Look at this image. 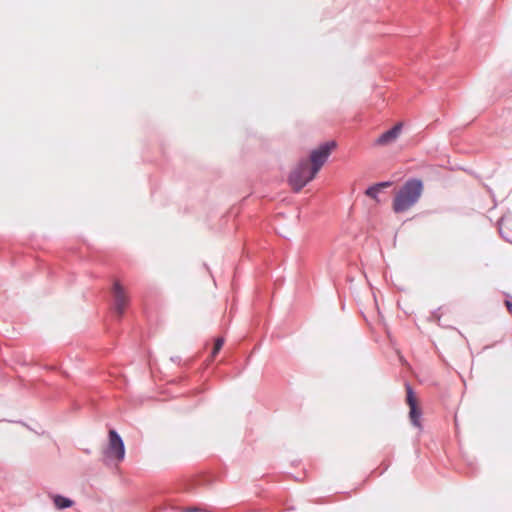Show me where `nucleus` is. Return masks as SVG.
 I'll use <instances>...</instances> for the list:
<instances>
[{
  "mask_svg": "<svg viewBox=\"0 0 512 512\" xmlns=\"http://www.w3.org/2000/svg\"><path fill=\"white\" fill-rule=\"evenodd\" d=\"M223 344H224V339L223 338H217L215 340L214 348H213V351H212V357H215L218 354V352L221 350Z\"/></svg>",
  "mask_w": 512,
  "mask_h": 512,
  "instance_id": "9d476101",
  "label": "nucleus"
},
{
  "mask_svg": "<svg viewBox=\"0 0 512 512\" xmlns=\"http://www.w3.org/2000/svg\"><path fill=\"white\" fill-rule=\"evenodd\" d=\"M380 190L378 188V186L376 185H373V186H370L367 190H366V195L373 198V199H377V196L379 194Z\"/></svg>",
  "mask_w": 512,
  "mask_h": 512,
  "instance_id": "1a4fd4ad",
  "label": "nucleus"
},
{
  "mask_svg": "<svg viewBox=\"0 0 512 512\" xmlns=\"http://www.w3.org/2000/svg\"><path fill=\"white\" fill-rule=\"evenodd\" d=\"M53 503L56 506L57 509H66L73 505V501L67 497H64L62 495H55L53 497Z\"/></svg>",
  "mask_w": 512,
  "mask_h": 512,
  "instance_id": "6e6552de",
  "label": "nucleus"
},
{
  "mask_svg": "<svg viewBox=\"0 0 512 512\" xmlns=\"http://www.w3.org/2000/svg\"><path fill=\"white\" fill-rule=\"evenodd\" d=\"M105 460L115 461L117 463L123 461L125 457V446L121 436L115 431L110 430L108 434V444L103 450Z\"/></svg>",
  "mask_w": 512,
  "mask_h": 512,
  "instance_id": "7ed1b4c3",
  "label": "nucleus"
},
{
  "mask_svg": "<svg viewBox=\"0 0 512 512\" xmlns=\"http://www.w3.org/2000/svg\"><path fill=\"white\" fill-rule=\"evenodd\" d=\"M506 305H507V308H508L510 311H512V304H511L509 301H507V302H506Z\"/></svg>",
  "mask_w": 512,
  "mask_h": 512,
  "instance_id": "2eb2a0df",
  "label": "nucleus"
},
{
  "mask_svg": "<svg viewBox=\"0 0 512 512\" xmlns=\"http://www.w3.org/2000/svg\"><path fill=\"white\" fill-rule=\"evenodd\" d=\"M223 344H224V339L223 338H217L215 340L214 348H213V351H212V357H215L218 354V352L221 350Z\"/></svg>",
  "mask_w": 512,
  "mask_h": 512,
  "instance_id": "f8f14e48",
  "label": "nucleus"
},
{
  "mask_svg": "<svg viewBox=\"0 0 512 512\" xmlns=\"http://www.w3.org/2000/svg\"><path fill=\"white\" fill-rule=\"evenodd\" d=\"M196 511H198V509H197V508H188V509H186V510H185V511H183V512H196Z\"/></svg>",
  "mask_w": 512,
  "mask_h": 512,
  "instance_id": "4468645a",
  "label": "nucleus"
},
{
  "mask_svg": "<svg viewBox=\"0 0 512 512\" xmlns=\"http://www.w3.org/2000/svg\"><path fill=\"white\" fill-rule=\"evenodd\" d=\"M375 185L378 186L379 190L381 191L382 188L390 186L391 182H381V183H377Z\"/></svg>",
  "mask_w": 512,
  "mask_h": 512,
  "instance_id": "ddd939ff",
  "label": "nucleus"
},
{
  "mask_svg": "<svg viewBox=\"0 0 512 512\" xmlns=\"http://www.w3.org/2000/svg\"><path fill=\"white\" fill-rule=\"evenodd\" d=\"M402 130V124L398 123L394 125L391 129L387 130L386 132L382 133L375 141L376 145L379 146H385L392 142H394L398 136L400 135Z\"/></svg>",
  "mask_w": 512,
  "mask_h": 512,
  "instance_id": "0eeeda50",
  "label": "nucleus"
},
{
  "mask_svg": "<svg viewBox=\"0 0 512 512\" xmlns=\"http://www.w3.org/2000/svg\"><path fill=\"white\" fill-rule=\"evenodd\" d=\"M336 147L335 141H328L321 144L317 149H314L310 153V158L308 159L310 166L312 168L311 176H316L321 167L327 161L331 151Z\"/></svg>",
  "mask_w": 512,
  "mask_h": 512,
  "instance_id": "20e7f679",
  "label": "nucleus"
},
{
  "mask_svg": "<svg viewBox=\"0 0 512 512\" xmlns=\"http://www.w3.org/2000/svg\"><path fill=\"white\" fill-rule=\"evenodd\" d=\"M312 168L308 159H301L289 175V184L294 191L299 192L315 176H311Z\"/></svg>",
  "mask_w": 512,
  "mask_h": 512,
  "instance_id": "f03ea898",
  "label": "nucleus"
},
{
  "mask_svg": "<svg viewBox=\"0 0 512 512\" xmlns=\"http://www.w3.org/2000/svg\"><path fill=\"white\" fill-rule=\"evenodd\" d=\"M113 310L118 317H121L129 304V296L119 282L113 285Z\"/></svg>",
  "mask_w": 512,
  "mask_h": 512,
  "instance_id": "39448f33",
  "label": "nucleus"
},
{
  "mask_svg": "<svg viewBox=\"0 0 512 512\" xmlns=\"http://www.w3.org/2000/svg\"><path fill=\"white\" fill-rule=\"evenodd\" d=\"M223 344H224V339L223 338H217L215 340L214 348H213V351H212V357H215L218 354V352L221 350Z\"/></svg>",
  "mask_w": 512,
  "mask_h": 512,
  "instance_id": "9b49d317",
  "label": "nucleus"
},
{
  "mask_svg": "<svg viewBox=\"0 0 512 512\" xmlns=\"http://www.w3.org/2000/svg\"><path fill=\"white\" fill-rule=\"evenodd\" d=\"M423 193V182L418 178L407 180L396 193L393 200V210L402 213L413 207Z\"/></svg>",
  "mask_w": 512,
  "mask_h": 512,
  "instance_id": "f257e3e1",
  "label": "nucleus"
},
{
  "mask_svg": "<svg viewBox=\"0 0 512 512\" xmlns=\"http://www.w3.org/2000/svg\"><path fill=\"white\" fill-rule=\"evenodd\" d=\"M405 386H406V393H407L406 401L410 407V411H409L410 421L415 427L421 428L422 426H421L420 418H421L422 412L417 406V400H416V397H415L412 387L408 383H406Z\"/></svg>",
  "mask_w": 512,
  "mask_h": 512,
  "instance_id": "423d86ee",
  "label": "nucleus"
}]
</instances>
